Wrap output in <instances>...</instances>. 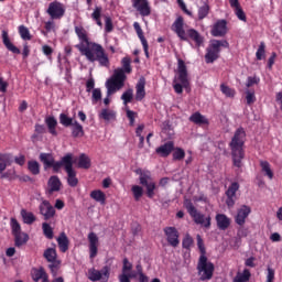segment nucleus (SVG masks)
Listing matches in <instances>:
<instances>
[{
	"label": "nucleus",
	"instance_id": "obj_1",
	"mask_svg": "<svg viewBox=\"0 0 282 282\" xmlns=\"http://www.w3.org/2000/svg\"><path fill=\"white\" fill-rule=\"evenodd\" d=\"M75 34L79 40V44H76L75 47L89 63H99L100 67H109L111 65L109 54H107L105 47L96 42H90L87 30L83 25L75 26Z\"/></svg>",
	"mask_w": 282,
	"mask_h": 282
},
{
	"label": "nucleus",
	"instance_id": "obj_2",
	"mask_svg": "<svg viewBox=\"0 0 282 282\" xmlns=\"http://www.w3.org/2000/svg\"><path fill=\"white\" fill-rule=\"evenodd\" d=\"M243 144H246V130H243V128H238L229 143L232 164L236 169H241V166H243V159L246 158Z\"/></svg>",
	"mask_w": 282,
	"mask_h": 282
},
{
	"label": "nucleus",
	"instance_id": "obj_3",
	"mask_svg": "<svg viewBox=\"0 0 282 282\" xmlns=\"http://www.w3.org/2000/svg\"><path fill=\"white\" fill-rule=\"evenodd\" d=\"M172 30L178 36L180 41H194L196 47H202L204 45V36L197 32L195 29H188L187 32L184 30V18L180 15L175 19L172 24Z\"/></svg>",
	"mask_w": 282,
	"mask_h": 282
},
{
	"label": "nucleus",
	"instance_id": "obj_4",
	"mask_svg": "<svg viewBox=\"0 0 282 282\" xmlns=\"http://www.w3.org/2000/svg\"><path fill=\"white\" fill-rule=\"evenodd\" d=\"M177 80L180 83L173 85L175 94H184V89H186V91H191V79L188 78V68L186 67V63L182 58L177 59Z\"/></svg>",
	"mask_w": 282,
	"mask_h": 282
},
{
	"label": "nucleus",
	"instance_id": "obj_5",
	"mask_svg": "<svg viewBox=\"0 0 282 282\" xmlns=\"http://www.w3.org/2000/svg\"><path fill=\"white\" fill-rule=\"evenodd\" d=\"M126 80L127 74H124V70L121 68H116L112 76L106 82L107 96H111L116 94V91H120V89L124 87Z\"/></svg>",
	"mask_w": 282,
	"mask_h": 282
},
{
	"label": "nucleus",
	"instance_id": "obj_6",
	"mask_svg": "<svg viewBox=\"0 0 282 282\" xmlns=\"http://www.w3.org/2000/svg\"><path fill=\"white\" fill-rule=\"evenodd\" d=\"M135 173L139 175V183L141 186L145 187L147 197H149V199H153V197H155V188H158V185L153 181L151 171L138 169Z\"/></svg>",
	"mask_w": 282,
	"mask_h": 282
},
{
	"label": "nucleus",
	"instance_id": "obj_7",
	"mask_svg": "<svg viewBox=\"0 0 282 282\" xmlns=\"http://www.w3.org/2000/svg\"><path fill=\"white\" fill-rule=\"evenodd\" d=\"M184 207L186 208L188 215L192 217L193 221L197 224V226H203V228H210V221L213 218L199 213L193 202L188 199L185 200Z\"/></svg>",
	"mask_w": 282,
	"mask_h": 282
},
{
	"label": "nucleus",
	"instance_id": "obj_8",
	"mask_svg": "<svg viewBox=\"0 0 282 282\" xmlns=\"http://www.w3.org/2000/svg\"><path fill=\"white\" fill-rule=\"evenodd\" d=\"M221 47H230V43L226 40H212L207 53L205 54V61L207 64L215 63L219 58V52Z\"/></svg>",
	"mask_w": 282,
	"mask_h": 282
},
{
	"label": "nucleus",
	"instance_id": "obj_9",
	"mask_svg": "<svg viewBox=\"0 0 282 282\" xmlns=\"http://www.w3.org/2000/svg\"><path fill=\"white\" fill-rule=\"evenodd\" d=\"M197 271L200 276V281H210V279H213V274H215V264L208 261V257L199 256Z\"/></svg>",
	"mask_w": 282,
	"mask_h": 282
},
{
	"label": "nucleus",
	"instance_id": "obj_10",
	"mask_svg": "<svg viewBox=\"0 0 282 282\" xmlns=\"http://www.w3.org/2000/svg\"><path fill=\"white\" fill-rule=\"evenodd\" d=\"M64 162V171L67 173V184L72 188H76L78 186V177H76L77 173L74 170V155L68 153L63 156Z\"/></svg>",
	"mask_w": 282,
	"mask_h": 282
},
{
	"label": "nucleus",
	"instance_id": "obj_11",
	"mask_svg": "<svg viewBox=\"0 0 282 282\" xmlns=\"http://www.w3.org/2000/svg\"><path fill=\"white\" fill-rule=\"evenodd\" d=\"M44 259L50 263L48 269L53 276L58 274V270H61L62 261L58 260V253L56 252V248H47L43 253Z\"/></svg>",
	"mask_w": 282,
	"mask_h": 282
},
{
	"label": "nucleus",
	"instance_id": "obj_12",
	"mask_svg": "<svg viewBox=\"0 0 282 282\" xmlns=\"http://www.w3.org/2000/svg\"><path fill=\"white\" fill-rule=\"evenodd\" d=\"M40 162L44 165V171H47V169H53V173H61V169L65 165V162H63V158L61 161H56L54 159V155L52 153H41L40 154Z\"/></svg>",
	"mask_w": 282,
	"mask_h": 282
},
{
	"label": "nucleus",
	"instance_id": "obj_13",
	"mask_svg": "<svg viewBox=\"0 0 282 282\" xmlns=\"http://www.w3.org/2000/svg\"><path fill=\"white\" fill-rule=\"evenodd\" d=\"M111 278V267L105 265L101 270H97L96 268H91L88 270V279L93 282H109Z\"/></svg>",
	"mask_w": 282,
	"mask_h": 282
},
{
	"label": "nucleus",
	"instance_id": "obj_14",
	"mask_svg": "<svg viewBox=\"0 0 282 282\" xmlns=\"http://www.w3.org/2000/svg\"><path fill=\"white\" fill-rule=\"evenodd\" d=\"M46 12L53 21L63 19L65 17V4L55 0L48 4Z\"/></svg>",
	"mask_w": 282,
	"mask_h": 282
},
{
	"label": "nucleus",
	"instance_id": "obj_15",
	"mask_svg": "<svg viewBox=\"0 0 282 282\" xmlns=\"http://www.w3.org/2000/svg\"><path fill=\"white\" fill-rule=\"evenodd\" d=\"M163 232L166 237L169 246L177 248L180 246V231L175 227H165Z\"/></svg>",
	"mask_w": 282,
	"mask_h": 282
},
{
	"label": "nucleus",
	"instance_id": "obj_16",
	"mask_svg": "<svg viewBox=\"0 0 282 282\" xmlns=\"http://www.w3.org/2000/svg\"><path fill=\"white\" fill-rule=\"evenodd\" d=\"M40 215L44 217V221H50V219H54V216L56 215V209L54 206H52V203L50 200H42V203L39 206Z\"/></svg>",
	"mask_w": 282,
	"mask_h": 282
},
{
	"label": "nucleus",
	"instance_id": "obj_17",
	"mask_svg": "<svg viewBox=\"0 0 282 282\" xmlns=\"http://www.w3.org/2000/svg\"><path fill=\"white\" fill-rule=\"evenodd\" d=\"M132 8L139 12L141 17H151V4L149 0H131Z\"/></svg>",
	"mask_w": 282,
	"mask_h": 282
},
{
	"label": "nucleus",
	"instance_id": "obj_18",
	"mask_svg": "<svg viewBox=\"0 0 282 282\" xmlns=\"http://www.w3.org/2000/svg\"><path fill=\"white\" fill-rule=\"evenodd\" d=\"M212 36L221 37L228 34V21L218 20L210 30Z\"/></svg>",
	"mask_w": 282,
	"mask_h": 282
},
{
	"label": "nucleus",
	"instance_id": "obj_19",
	"mask_svg": "<svg viewBox=\"0 0 282 282\" xmlns=\"http://www.w3.org/2000/svg\"><path fill=\"white\" fill-rule=\"evenodd\" d=\"M237 191H239V183L237 182L231 183L226 191V205L228 206V208H232V206H235V199H237Z\"/></svg>",
	"mask_w": 282,
	"mask_h": 282
},
{
	"label": "nucleus",
	"instance_id": "obj_20",
	"mask_svg": "<svg viewBox=\"0 0 282 282\" xmlns=\"http://www.w3.org/2000/svg\"><path fill=\"white\" fill-rule=\"evenodd\" d=\"M252 213V209L247 206V205H242L238 212L237 215L235 217V221L238 226H245L246 225V219H248V217L250 216V214Z\"/></svg>",
	"mask_w": 282,
	"mask_h": 282
},
{
	"label": "nucleus",
	"instance_id": "obj_21",
	"mask_svg": "<svg viewBox=\"0 0 282 282\" xmlns=\"http://www.w3.org/2000/svg\"><path fill=\"white\" fill-rule=\"evenodd\" d=\"M88 241L89 258L96 259V257H98V236L96 232L91 231L88 234Z\"/></svg>",
	"mask_w": 282,
	"mask_h": 282
},
{
	"label": "nucleus",
	"instance_id": "obj_22",
	"mask_svg": "<svg viewBox=\"0 0 282 282\" xmlns=\"http://www.w3.org/2000/svg\"><path fill=\"white\" fill-rule=\"evenodd\" d=\"M47 195H54V193H58L61 191V187L63 186V183L61 182V178L57 175H53L47 181Z\"/></svg>",
	"mask_w": 282,
	"mask_h": 282
},
{
	"label": "nucleus",
	"instance_id": "obj_23",
	"mask_svg": "<svg viewBox=\"0 0 282 282\" xmlns=\"http://www.w3.org/2000/svg\"><path fill=\"white\" fill-rule=\"evenodd\" d=\"M175 149V143L173 141H167L163 145L155 149V153L160 155V158H169L170 153H173Z\"/></svg>",
	"mask_w": 282,
	"mask_h": 282
},
{
	"label": "nucleus",
	"instance_id": "obj_24",
	"mask_svg": "<svg viewBox=\"0 0 282 282\" xmlns=\"http://www.w3.org/2000/svg\"><path fill=\"white\" fill-rule=\"evenodd\" d=\"M2 43L8 52H11L12 54H21V50L10 41V35L6 30L2 31Z\"/></svg>",
	"mask_w": 282,
	"mask_h": 282
},
{
	"label": "nucleus",
	"instance_id": "obj_25",
	"mask_svg": "<svg viewBox=\"0 0 282 282\" xmlns=\"http://www.w3.org/2000/svg\"><path fill=\"white\" fill-rule=\"evenodd\" d=\"M144 87H147V79H144V77H141L135 86V100H138L139 102L144 100V97L147 96V90L144 89Z\"/></svg>",
	"mask_w": 282,
	"mask_h": 282
},
{
	"label": "nucleus",
	"instance_id": "obj_26",
	"mask_svg": "<svg viewBox=\"0 0 282 282\" xmlns=\"http://www.w3.org/2000/svg\"><path fill=\"white\" fill-rule=\"evenodd\" d=\"M216 224L219 230H228V228H230V218L225 214H217Z\"/></svg>",
	"mask_w": 282,
	"mask_h": 282
},
{
	"label": "nucleus",
	"instance_id": "obj_27",
	"mask_svg": "<svg viewBox=\"0 0 282 282\" xmlns=\"http://www.w3.org/2000/svg\"><path fill=\"white\" fill-rule=\"evenodd\" d=\"M57 246L62 252H67L69 250V238L65 232H61L57 237Z\"/></svg>",
	"mask_w": 282,
	"mask_h": 282
},
{
	"label": "nucleus",
	"instance_id": "obj_28",
	"mask_svg": "<svg viewBox=\"0 0 282 282\" xmlns=\"http://www.w3.org/2000/svg\"><path fill=\"white\" fill-rule=\"evenodd\" d=\"M45 124L48 129V133L51 135H58V132H56V127L58 126V121L54 116H48L45 118Z\"/></svg>",
	"mask_w": 282,
	"mask_h": 282
},
{
	"label": "nucleus",
	"instance_id": "obj_29",
	"mask_svg": "<svg viewBox=\"0 0 282 282\" xmlns=\"http://www.w3.org/2000/svg\"><path fill=\"white\" fill-rule=\"evenodd\" d=\"M261 171L265 177L274 180V172L272 171V165L268 161H260Z\"/></svg>",
	"mask_w": 282,
	"mask_h": 282
},
{
	"label": "nucleus",
	"instance_id": "obj_30",
	"mask_svg": "<svg viewBox=\"0 0 282 282\" xmlns=\"http://www.w3.org/2000/svg\"><path fill=\"white\" fill-rule=\"evenodd\" d=\"M14 237V243L17 248H21V246H25L28 241H30V236L25 232L17 234Z\"/></svg>",
	"mask_w": 282,
	"mask_h": 282
},
{
	"label": "nucleus",
	"instance_id": "obj_31",
	"mask_svg": "<svg viewBox=\"0 0 282 282\" xmlns=\"http://www.w3.org/2000/svg\"><path fill=\"white\" fill-rule=\"evenodd\" d=\"M72 135L74 138H83V135H85L83 124H80L77 120H74V123L72 124Z\"/></svg>",
	"mask_w": 282,
	"mask_h": 282
},
{
	"label": "nucleus",
	"instance_id": "obj_32",
	"mask_svg": "<svg viewBox=\"0 0 282 282\" xmlns=\"http://www.w3.org/2000/svg\"><path fill=\"white\" fill-rule=\"evenodd\" d=\"M91 199H95V202H98L101 205H105L107 202V195H105V192L100 189H95L90 193Z\"/></svg>",
	"mask_w": 282,
	"mask_h": 282
},
{
	"label": "nucleus",
	"instance_id": "obj_33",
	"mask_svg": "<svg viewBox=\"0 0 282 282\" xmlns=\"http://www.w3.org/2000/svg\"><path fill=\"white\" fill-rule=\"evenodd\" d=\"M12 164V156L10 154L0 153V173L6 171Z\"/></svg>",
	"mask_w": 282,
	"mask_h": 282
},
{
	"label": "nucleus",
	"instance_id": "obj_34",
	"mask_svg": "<svg viewBox=\"0 0 282 282\" xmlns=\"http://www.w3.org/2000/svg\"><path fill=\"white\" fill-rule=\"evenodd\" d=\"M102 7H96L91 13V19L99 28H102Z\"/></svg>",
	"mask_w": 282,
	"mask_h": 282
},
{
	"label": "nucleus",
	"instance_id": "obj_35",
	"mask_svg": "<svg viewBox=\"0 0 282 282\" xmlns=\"http://www.w3.org/2000/svg\"><path fill=\"white\" fill-rule=\"evenodd\" d=\"M189 122H194V124H208V120L205 116L200 115L199 112H194L189 117Z\"/></svg>",
	"mask_w": 282,
	"mask_h": 282
},
{
	"label": "nucleus",
	"instance_id": "obj_36",
	"mask_svg": "<svg viewBox=\"0 0 282 282\" xmlns=\"http://www.w3.org/2000/svg\"><path fill=\"white\" fill-rule=\"evenodd\" d=\"M32 279L35 282L41 281V279H42V282H47V274L43 269H34L32 273Z\"/></svg>",
	"mask_w": 282,
	"mask_h": 282
},
{
	"label": "nucleus",
	"instance_id": "obj_37",
	"mask_svg": "<svg viewBox=\"0 0 282 282\" xmlns=\"http://www.w3.org/2000/svg\"><path fill=\"white\" fill-rule=\"evenodd\" d=\"M78 169H91V159L87 154L83 153L78 159Z\"/></svg>",
	"mask_w": 282,
	"mask_h": 282
},
{
	"label": "nucleus",
	"instance_id": "obj_38",
	"mask_svg": "<svg viewBox=\"0 0 282 282\" xmlns=\"http://www.w3.org/2000/svg\"><path fill=\"white\" fill-rule=\"evenodd\" d=\"M21 217L24 224H28L29 226H31L33 221H36V216H34L32 212H28L25 209L21 210Z\"/></svg>",
	"mask_w": 282,
	"mask_h": 282
},
{
	"label": "nucleus",
	"instance_id": "obj_39",
	"mask_svg": "<svg viewBox=\"0 0 282 282\" xmlns=\"http://www.w3.org/2000/svg\"><path fill=\"white\" fill-rule=\"evenodd\" d=\"M18 32L22 41H32V34H30V29L25 25H20Z\"/></svg>",
	"mask_w": 282,
	"mask_h": 282
},
{
	"label": "nucleus",
	"instance_id": "obj_40",
	"mask_svg": "<svg viewBox=\"0 0 282 282\" xmlns=\"http://www.w3.org/2000/svg\"><path fill=\"white\" fill-rule=\"evenodd\" d=\"M28 169L32 175H40L41 174V164L37 163V161H29L28 162Z\"/></svg>",
	"mask_w": 282,
	"mask_h": 282
},
{
	"label": "nucleus",
	"instance_id": "obj_41",
	"mask_svg": "<svg viewBox=\"0 0 282 282\" xmlns=\"http://www.w3.org/2000/svg\"><path fill=\"white\" fill-rule=\"evenodd\" d=\"M99 117L102 118V120L109 122V120H116V111L110 109H102Z\"/></svg>",
	"mask_w": 282,
	"mask_h": 282
},
{
	"label": "nucleus",
	"instance_id": "obj_42",
	"mask_svg": "<svg viewBox=\"0 0 282 282\" xmlns=\"http://www.w3.org/2000/svg\"><path fill=\"white\" fill-rule=\"evenodd\" d=\"M42 230H43V235H44V237H46V239H54V229L52 228V226H50V224L43 223Z\"/></svg>",
	"mask_w": 282,
	"mask_h": 282
},
{
	"label": "nucleus",
	"instance_id": "obj_43",
	"mask_svg": "<svg viewBox=\"0 0 282 282\" xmlns=\"http://www.w3.org/2000/svg\"><path fill=\"white\" fill-rule=\"evenodd\" d=\"M131 191H132V195H133L135 202H140L142 196L144 195V189L142 188V186L133 185Z\"/></svg>",
	"mask_w": 282,
	"mask_h": 282
},
{
	"label": "nucleus",
	"instance_id": "obj_44",
	"mask_svg": "<svg viewBox=\"0 0 282 282\" xmlns=\"http://www.w3.org/2000/svg\"><path fill=\"white\" fill-rule=\"evenodd\" d=\"M122 70L123 74H131L133 72V68H131V58L130 57H123L121 59Z\"/></svg>",
	"mask_w": 282,
	"mask_h": 282
},
{
	"label": "nucleus",
	"instance_id": "obj_45",
	"mask_svg": "<svg viewBox=\"0 0 282 282\" xmlns=\"http://www.w3.org/2000/svg\"><path fill=\"white\" fill-rule=\"evenodd\" d=\"M59 122L63 127H72L74 124V119L62 112L59 115Z\"/></svg>",
	"mask_w": 282,
	"mask_h": 282
},
{
	"label": "nucleus",
	"instance_id": "obj_46",
	"mask_svg": "<svg viewBox=\"0 0 282 282\" xmlns=\"http://www.w3.org/2000/svg\"><path fill=\"white\" fill-rule=\"evenodd\" d=\"M220 91L224 94L227 98H235V89L230 88L229 86H226V84L220 85Z\"/></svg>",
	"mask_w": 282,
	"mask_h": 282
},
{
	"label": "nucleus",
	"instance_id": "obj_47",
	"mask_svg": "<svg viewBox=\"0 0 282 282\" xmlns=\"http://www.w3.org/2000/svg\"><path fill=\"white\" fill-rule=\"evenodd\" d=\"M134 31L137 36L140 39L141 43H147V37H144V32L142 31V26H140L139 22L133 23Z\"/></svg>",
	"mask_w": 282,
	"mask_h": 282
},
{
	"label": "nucleus",
	"instance_id": "obj_48",
	"mask_svg": "<svg viewBox=\"0 0 282 282\" xmlns=\"http://www.w3.org/2000/svg\"><path fill=\"white\" fill-rule=\"evenodd\" d=\"M257 61H263L265 58V42H261L257 52H256Z\"/></svg>",
	"mask_w": 282,
	"mask_h": 282
},
{
	"label": "nucleus",
	"instance_id": "obj_49",
	"mask_svg": "<svg viewBox=\"0 0 282 282\" xmlns=\"http://www.w3.org/2000/svg\"><path fill=\"white\" fill-rule=\"evenodd\" d=\"M210 12V7L208 4H204L198 9V19L199 21L206 19L208 13Z\"/></svg>",
	"mask_w": 282,
	"mask_h": 282
},
{
	"label": "nucleus",
	"instance_id": "obj_50",
	"mask_svg": "<svg viewBox=\"0 0 282 282\" xmlns=\"http://www.w3.org/2000/svg\"><path fill=\"white\" fill-rule=\"evenodd\" d=\"M11 230L13 237L15 235H21V224H19V220H17L15 218H11Z\"/></svg>",
	"mask_w": 282,
	"mask_h": 282
},
{
	"label": "nucleus",
	"instance_id": "obj_51",
	"mask_svg": "<svg viewBox=\"0 0 282 282\" xmlns=\"http://www.w3.org/2000/svg\"><path fill=\"white\" fill-rule=\"evenodd\" d=\"M186 158V152L182 148H176L173 152V160L175 161H182Z\"/></svg>",
	"mask_w": 282,
	"mask_h": 282
},
{
	"label": "nucleus",
	"instance_id": "obj_52",
	"mask_svg": "<svg viewBox=\"0 0 282 282\" xmlns=\"http://www.w3.org/2000/svg\"><path fill=\"white\" fill-rule=\"evenodd\" d=\"M250 276H252V273H250V269H245L242 273H238L236 275V279H239L242 282L250 281Z\"/></svg>",
	"mask_w": 282,
	"mask_h": 282
},
{
	"label": "nucleus",
	"instance_id": "obj_53",
	"mask_svg": "<svg viewBox=\"0 0 282 282\" xmlns=\"http://www.w3.org/2000/svg\"><path fill=\"white\" fill-rule=\"evenodd\" d=\"M105 19V31L107 33L113 32V20H111V17L104 15Z\"/></svg>",
	"mask_w": 282,
	"mask_h": 282
},
{
	"label": "nucleus",
	"instance_id": "obj_54",
	"mask_svg": "<svg viewBox=\"0 0 282 282\" xmlns=\"http://www.w3.org/2000/svg\"><path fill=\"white\" fill-rule=\"evenodd\" d=\"M196 241H197L198 250L200 252V257H206V247L204 246V239H202L200 235L196 236Z\"/></svg>",
	"mask_w": 282,
	"mask_h": 282
},
{
	"label": "nucleus",
	"instance_id": "obj_55",
	"mask_svg": "<svg viewBox=\"0 0 282 282\" xmlns=\"http://www.w3.org/2000/svg\"><path fill=\"white\" fill-rule=\"evenodd\" d=\"M121 100H123L124 105H129V102L133 100V89H128L127 91H124L121 96Z\"/></svg>",
	"mask_w": 282,
	"mask_h": 282
},
{
	"label": "nucleus",
	"instance_id": "obj_56",
	"mask_svg": "<svg viewBox=\"0 0 282 282\" xmlns=\"http://www.w3.org/2000/svg\"><path fill=\"white\" fill-rule=\"evenodd\" d=\"M193 243H194V240H193V237H191V235H186L183 238L182 246L185 250H191V246H193Z\"/></svg>",
	"mask_w": 282,
	"mask_h": 282
},
{
	"label": "nucleus",
	"instance_id": "obj_57",
	"mask_svg": "<svg viewBox=\"0 0 282 282\" xmlns=\"http://www.w3.org/2000/svg\"><path fill=\"white\" fill-rule=\"evenodd\" d=\"M259 83H261V78H259V76L254 75V76H249L247 78V84L246 87L250 88L254 85H259Z\"/></svg>",
	"mask_w": 282,
	"mask_h": 282
},
{
	"label": "nucleus",
	"instance_id": "obj_58",
	"mask_svg": "<svg viewBox=\"0 0 282 282\" xmlns=\"http://www.w3.org/2000/svg\"><path fill=\"white\" fill-rule=\"evenodd\" d=\"M246 100L247 105H254L257 102V96H254V90H247L246 91Z\"/></svg>",
	"mask_w": 282,
	"mask_h": 282
},
{
	"label": "nucleus",
	"instance_id": "obj_59",
	"mask_svg": "<svg viewBox=\"0 0 282 282\" xmlns=\"http://www.w3.org/2000/svg\"><path fill=\"white\" fill-rule=\"evenodd\" d=\"M102 100V91L100 88L93 89V102H98Z\"/></svg>",
	"mask_w": 282,
	"mask_h": 282
},
{
	"label": "nucleus",
	"instance_id": "obj_60",
	"mask_svg": "<svg viewBox=\"0 0 282 282\" xmlns=\"http://www.w3.org/2000/svg\"><path fill=\"white\" fill-rule=\"evenodd\" d=\"M133 270V264L129 262V259H123L122 274H127V272H131Z\"/></svg>",
	"mask_w": 282,
	"mask_h": 282
},
{
	"label": "nucleus",
	"instance_id": "obj_61",
	"mask_svg": "<svg viewBox=\"0 0 282 282\" xmlns=\"http://www.w3.org/2000/svg\"><path fill=\"white\" fill-rule=\"evenodd\" d=\"M235 14L238 17L239 21H247L246 12H243V9L241 7H237L235 9Z\"/></svg>",
	"mask_w": 282,
	"mask_h": 282
},
{
	"label": "nucleus",
	"instance_id": "obj_62",
	"mask_svg": "<svg viewBox=\"0 0 282 282\" xmlns=\"http://www.w3.org/2000/svg\"><path fill=\"white\" fill-rule=\"evenodd\" d=\"M94 87H96V82L94 80V78H89L86 82V91H87V94H91V91L94 90Z\"/></svg>",
	"mask_w": 282,
	"mask_h": 282
},
{
	"label": "nucleus",
	"instance_id": "obj_63",
	"mask_svg": "<svg viewBox=\"0 0 282 282\" xmlns=\"http://www.w3.org/2000/svg\"><path fill=\"white\" fill-rule=\"evenodd\" d=\"M265 282H274V269L268 268L267 281Z\"/></svg>",
	"mask_w": 282,
	"mask_h": 282
},
{
	"label": "nucleus",
	"instance_id": "obj_64",
	"mask_svg": "<svg viewBox=\"0 0 282 282\" xmlns=\"http://www.w3.org/2000/svg\"><path fill=\"white\" fill-rule=\"evenodd\" d=\"M119 282H131V274L121 273L119 275Z\"/></svg>",
	"mask_w": 282,
	"mask_h": 282
}]
</instances>
